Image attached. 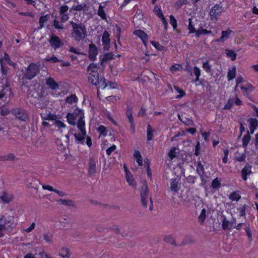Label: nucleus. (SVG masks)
Here are the masks:
<instances>
[{"instance_id":"1","label":"nucleus","mask_w":258,"mask_h":258,"mask_svg":"<svg viewBox=\"0 0 258 258\" xmlns=\"http://www.w3.org/2000/svg\"><path fill=\"white\" fill-rule=\"evenodd\" d=\"M68 123L74 125L77 122V127L84 135L86 134L85 128L84 113L83 110L78 108L72 113H68L67 115Z\"/></svg>"},{"instance_id":"2","label":"nucleus","mask_w":258,"mask_h":258,"mask_svg":"<svg viewBox=\"0 0 258 258\" xmlns=\"http://www.w3.org/2000/svg\"><path fill=\"white\" fill-rule=\"evenodd\" d=\"M70 24L73 28V37L77 41L83 40L87 36V31L85 25L83 23L77 24L71 21Z\"/></svg>"},{"instance_id":"3","label":"nucleus","mask_w":258,"mask_h":258,"mask_svg":"<svg viewBox=\"0 0 258 258\" xmlns=\"http://www.w3.org/2000/svg\"><path fill=\"white\" fill-rule=\"evenodd\" d=\"M40 71V65L31 63L26 69V72L24 75L23 78L27 80H32L37 76Z\"/></svg>"},{"instance_id":"4","label":"nucleus","mask_w":258,"mask_h":258,"mask_svg":"<svg viewBox=\"0 0 258 258\" xmlns=\"http://www.w3.org/2000/svg\"><path fill=\"white\" fill-rule=\"evenodd\" d=\"M13 216L5 217L4 215H0V227L6 230L12 231L16 227Z\"/></svg>"},{"instance_id":"5","label":"nucleus","mask_w":258,"mask_h":258,"mask_svg":"<svg viewBox=\"0 0 258 258\" xmlns=\"http://www.w3.org/2000/svg\"><path fill=\"white\" fill-rule=\"evenodd\" d=\"M149 190L146 181L142 182V186L140 189V195L142 206L146 208L147 207V201L149 197Z\"/></svg>"},{"instance_id":"6","label":"nucleus","mask_w":258,"mask_h":258,"mask_svg":"<svg viewBox=\"0 0 258 258\" xmlns=\"http://www.w3.org/2000/svg\"><path fill=\"white\" fill-rule=\"evenodd\" d=\"M13 114H14L17 118L21 121L28 122L29 120L28 115L24 109L22 108H15L12 110Z\"/></svg>"},{"instance_id":"7","label":"nucleus","mask_w":258,"mask_h":258,"mask_svg":"<svg viewBox=\"0 0 258 258\" xmlns=\"http://www.w3.org/2000/svg\"><path fill=\"white\" fill-rule=\"evenodd\" d=\"M223 11V8L220 5H216L212 7L209 13L211 20L213 21H217L218 17L220 16Z\"/></svg>"},{"instance_id":"8","label":"nucleus","mask_w":258,"mask_h":258,"mask_svg":"<svg viewBox=\"0 0 258 258\" xmlns=\"http://www.w3.org/2000/svg\"><path fill=\"white\" fill-rule=\"evenodd\" d=\"M49 42L50 43L51 47L54 48V49L59 48L63 45V43L59 37L55 35H51L50 39L49 40Z\"/></svg>"},{"instance_id":"9","label":"nucleus","mask_w":258,"mask_h":258,"mask_svg":"<svg viewBox=\"0 0 258 258\" xmlns=\"http://www.w3.org/2000/svg\"><path fill=\"white\" fill-rule=\"evenodd\" d=\"M14 199V196L11 193L3 191L0 192V202H3L5 204H9Z\"/></svg>"},{"instance_id":"10","label":"nucleus","mask_w":258,"mask_h":258,"mask_svg":"<svg viewBox=\"0 0 258 258\" xmlns=\"http://www.w3.org/2000/svg\"><path fill=\"white\" fill-rule=\"evenodd\" d=\"M99 74L97 71H93V73H90L88 76L89 82L92 84L97 86L99 83Z\"/></svg>"},{"instance_id":"11","label":"nucleus","mask_w":258,"mask_h":258,"mask_svg":"<svg viewBox=\"0 0 258 258\" xmlns=\"http://www.w3.org/2000/svg\"><path fill=\"white\" fill-rule=\"evenodd\" d=\"M97 160L93 157L90 158L88 163V173L90 175L94 174L96 172V163Z\"/></svg>"},{"instance_id":"12","label":"nucleus","mask_w":258,"mask_h":258,"mask_svg":"<svg viewBox=\"0 0 258 258\" xmlns=\"http://www.w3.org/2000/svg\"><path fill=\"white\" fill-rule=\"evenodd\" d=\"M97 54L98 49L96 46L93 43H91L89 45V58L90 60L92 61L95 60Z\"/></svg>"},{"instance_id":"13","label":"nucleus","mask_w":258,"mask_h":258,"mask_svg":"<svg viewBox=\"0 0 258 258\" xmlns=\"http://www.w3.org/2000/svg\"><path fill=\"white\" fill-rule=\"evenodd\" d=\"M45 83L52 90H55L59 88V85L55 82L54 79L51 77L45 79Z\"/></svg>"},{"instance_id":"14","label":"nucleus","mask_w":258,"mask_h":258,"mask_svg":"<svg viewBox=\"0 0 258 258\" xmlns=\"http://www.w3.org/2000/svg\"><path fill=\"white\" fill-rule=\"evenodd\" d=\"M102 41L104 44V49L105 50H108L109 49L110 39L109 38V34L108 32L105 31L103 34Z\"/></svg>"},{"instance_id":"15","label":"nucleus","mask_w":258,"mask_h":258,"mask_svg":"<svg viewBox=\"0 0 258 258\" xmlns=\"http://www.w3.org/2000/svg\"><path fill=\"white\" fill-rule=\"evenodd\" d=\"M251 173V166L248 164L246 165L241 170V176L242 179L246 181L247 180V176L249 175Z\"/></svg>"},{"instance_id":"16","label":"nucleus","mask_w":258,"mask_h":258,"mask_svg":"<svg viewBox=\"0 0 258 258\" xmlns=\"http://www.w3.org/2000/svg\"><path fill=\"white\" fill-rule=\"evenodd\" d=\"M1 161H14L18 160V158L12 153L2 156L0 158Z\"/></svg>"},{"instance_id":"17","label":"nucleus","mask_w":258,"mask_h":258,"mask_svg":"<svg viewBox=\"0 0 258 258\" xmlns=\"http://www.w3.org/2000/svg\"><path fill=\"white\" fill-rule=\"evenodd\" d=\"M134 33L140 37L143 40V43L146 44L148 40V35L146 33L141 30H136Z\"/></svg>"},{"instance_id":"18","label":"nucleus","mask_w":258,"mask_h":258,"mask_svg":"<svg viewBox=\"0 0 258 258\" xmlns=\"http://www.w3.org/2000/svg\"><path fill=\"white\" fill-rule=\"evenodd\" d=\"M126 116L128 119V121L131 124L132 127H133V130L135 131V125L134 122V118L132 115V108L127 106V110L126 111Z\"/></svg>"},{"instance_id":"19","label":"nucleus","mask_w":258,"mask_h":258,"mask_svg":"<svg viewBox=\"0 0 258 258\" xmlns=\"http://www.w3.org/2000/svg\"><path fill=\"white\" fill-rule=\"evenodd\" d=\"M170 189L172 191L177 192L179 189V184L177 179H170Z\"/></svg>"},{"instance_id":"20","label":"nucleus","mask_w":258,"mask_h":258,"mask_svg":"<svg viewBox=\"0 0 258 258\" xmlns=\"http://www.w3.org/2000/svg\"><path fill=\"white\" fill-rule=\"evenodd\" d=\"M114 58V54L112 52L106 53L100 57L101 65L103 66L104 62Z\"/></svg>"},{"instance_id":"21","label":"nucleus","mask_w":258,"mask_h":258,"mask_svg":"<svg viewBox=\"0 0 258 258\" xmlns=\"http://www.w3.org/2000/svg\"><path fill=\"white\" fill-rule=\"evenodd\" d=\"M251 139V136L249 132L247 131V134L245 135L242 138V146L245 149H246L247 145Z\"/></svg>"},{"instance_id":"22","label":"nucleus","mask_w":258,"mask_h":258,"mask_svg":"<svg viewBox=\"0 0 258 258\" xmlns=\"http://www.w3.org/2000/svg\"><path fill=\"white\" fill-rule=\"evenodd\" d=\"M222 228L224 230L231 229L233 226V222L228 221L225 217L222 220Z\"/></svg>"},{"instance_id":"23","label":"nucleus","mask_w":258,"mask_h":258,"mask_svg":"<svg viewBox=\"0 0 258 258\" xmlns=\"http://www.w3.org/2000/svg\"><path fill=\"white\" fill-rule=\"evenodd\" d=\"M38 99L40 100L38 103V107L40 108H45L48 104L47 101H43V98L42 94H38Z\"/></svg>"},{"instance_id":"24","label":"nucleus","mask_w":258,"mask_h":258,"mask_svg":"<svg viewBox=\"0 0 258 258\" xmlns=\"http://www.w3.org/2000/svg\"><path fill=\"white\" fill-rule=\"evenodd\" d=\"M236 67L233 66L231 69H229L227 74V79L228 81L233 79L235 77Z\"/></svg>"},{"instance_id":"25","label":"nucleus","mask_w":258,"mask_h":258,"mask_svg":"<svg viewBox=\"0 0 258 258\" xmlns=\"http://www.w3.org/2000/svg\"><path fill=\"white\" fill-rule=\"evenodd\" d=\"M86 135V134L84 135L82 133H81V135L75 134L74 135L75 139L77 142V143L84 144L85 140V137Z\"/></svg>"},{"instance_id":"26","label":"nucleus","mask_w":258,"mask_h":258,"mask_svg":"<svg viewBox=\"0 0 258 258\" xmlns=\"http://www.w3.org/2000/svg\"><path fill=\"white\" fill-rule=\"evenodd\" d=\"M40 184V181L36 178H34L33 179L32 181L29 183V187L33 188L35 189H38Z\"/></svg>"},{"instance_id":"27","label":"nucleus","mask_w":258,"mask_h":258,"mask_svg":"<svg viewBox=\"0 0 258 258\" xmlns=\"http://www.w3.org/2000/svg\"><path fill=\"white\" fill-rule=\"evenodd\" d=\"M104 6H103L101 4L99 5V7L98 8V11L97 14L98 16H99L103 20H106L107 18L106 16L105 13V11H104Z\"/></svg>"},{"instance_id":"28","label":"nucleus","mask_w":258,"mask_h":258,"mask_svg":"<svg viewBox=\"0 0 258 258\" xmlns=\"http://www.w3.org/2000/svg\"><path fill=\"white\" fill-rule=\"evenodd\" d=\"M196 171L199 175H205L204 166L201 161H199L198 162V164L196 167Z\"/></svg>"},{"instance_id":"29","label":"nucleus","mask_w":258,"mask_h":258,"mask_svg":"<svg viewBox=\"0 0 258 258\" xmlns=\"http://www.w3.org/2000/svg\"><path fill=\"white\" fill-rule=\"evenodd\" d=\"M134 156L137 159V162L139 164L140 166H142L143 165V160L141 155L140 153L138 151H135L134 153Z\"/></svg>"},{"instance_id":"30","label":"nucleus","mask_w":258,"mask_h":258,"mask_svg":"<svg viewBox=\"0 0 258 258\" xmlns=\"http://www.w3.org/2000/svg\"><path fill=\"white\" fill-rule=\"evenodd\" d=\"M225 51L226 56L227 57H230L232 61L235 60L236 59L237 54L234 52V51L228 49H226Z\"/></svg>"},{"instance_id":"31","label":"nucleus","mask_w":258,"mask_h":258,"mask_svg":"<svg viewBox=\"0 0 258 258\" xmlns=\"http://www.w3.org/2000/svg\"><path fill=\"white\" fill-rule=\"evenodd\" d=\"M78 101V98L75 94H72L69 96L67 97L66 101L67 103L72 104L73 102H77Z\"/></svg>"},{"instance_id":"32","label":"nucleus","mask_w":258,"mask_h":258,"mask_svg":"<svg viewBox=\"0 0 258 258\" xmlns=\"http://www.w3.org/2000/svg\"><path fill=\"white\" fill-rule=\"evenodd\" d=\"M164 241L171 245H176L175 240L171 235H166L164 238Z\"/></svg>"},{"instance_id":"33","label":"nucleus","mask_w":258,"mask_h":258,"mask_svg":"<svg viewBox=\"0 0 258 258\" xmlns=\"http://www.w3.org/2000/svg\"><path fill=\"white\" fill-rule=\"evenodd\" d=\"M211 33V31H208L207 29H203L202 27H200L197 30L196 36L197 37H199L201 34H206Z\"/></svg>"},{"instance_id":"34","label":"nucleus","mask_w":258,"mask_h":258,"mask_svg":"<svg viewBox=\"0 0 258 258\" xmlns=\"http://www.w3.org/2000/svg\"><path fill=\"white\" fill-rule=\"evenodd\" d=\"M87 7V5L85 3L83 4L78 5L77 6H73L72 8H71L70 11H72L73 10L77 11H81L83 9H84L85 8Z\"/></svg>"},{"instance_id":"35","label":"nucleus","mask_w":258,"mask_h":258,"mask_svg":"<svg viewBox=\"0 0 258 258\" xmlns=\"http://www.w3.org/2000/svg\"><path fill=\"white\" fill-rule=\"evenodd\" d=\"M206 210L205 209H203L202 210V211L201 212L200 216L198 217L199 221L202 224H203L205 220V219L206 217Z\"/></svg>"},{"instance_id":"36","label":"nucleus","mask_w":258,"mask_h":258,"mask_svg":"<svg viewBox=\"0 0 258 258\" xmlns=\"http://www.w3.org/2000/svg\"><path fill=\"white\" fill-rule=\"evenodd\" d=\"M147 140L148 141H151L153 139V133L154 132V130L152 129L150 124H148L147 130Z\"/></svg>"},{"instance_id":"37","label":"nucleus","mask_w":258,"mask_h":258,"mask_svg":"<svg viewBox=\"0 0 258 258\" xmlns=\"http://www.w3.org/2000/svg\"><path fill=\"white\" fill-rule=\"evenodd\" d=\"M41 117L43 119H45V120H54L56 119V118H57L56 116L55 115H53V114H51V113H48V114H46L45 115H44L43 114L41 113Z\"/></svg>"},{"instance_id":"38","label":"nucleus","mask_w":258,"mask_h":258,"mask_svg":"<svg viewBox=\"0 0 258 258\" xmlns=\"http://www.w3.org/2000/svg\"><path fill=\"white\" fill-rule=\"evenodd\" d=\"M248 121L249 122V127L256 128L258 126V121L256 118H250L248 119Z\"/></svg>"},{"instance_id":"39","label":"nucleus","mask_w":258,"mask_h":258,"mask_svg":"<svg viewBox=\"0 0 258 258\" xmlns=\"http://www.w3.org/2000/svg\"><path fill=\"white\" fill-rule=\"evenodd\" d=\"M221 186L220 180L217 177L215 178L212 182L211 186L214 189H217Z\"/></svg>"},{"instance_id":"40","label":"nucleus","mask_w":258,"mask_h":258,"mask_svg":"<svg viewBox=\"0 0 258 258\" xmlns=\"http://www.w3.org/2000/svg\"><path fill=\"white\" fill-rule=\"evenodd\" d=\"M241 198L240 195L237 192H233L231 194L229 197V198L232 201H237Z\"/></svg>"},{"instance_id":"41","label":"nucleus","mask_w":258,"mask_h":258,"mask_svg":"<svg viewBox=\"0 0 258 258\" xmlns=\"http://www.w3.org/2000/svg\"><path fill=\"white\" fill-rule=\"evenodd\" d=\"M58 202L63 205H66L69 206L74 205L73 202L70 200L59 199V200H58Z\"/></svg>"},{"instance_id":"42","label":"nucleus","mask_w":258,"mask_h":258,"mask_svg":"<svg viewBox=\"0 0 258 258\" xmlns=\"http://www.w3.org/2000/svg\"><path fill=\"white\" fill-rule=\"evenodd\" d=\"M188 29L189 30V33L191 34L194 33H196L197 30L194 28V25L192 24V20L191 18L188 19Z\"/></svg>"},{"instance_id":"43","label":"nucleus","mask_w":258,"mask_h":258,"mask_svg":"<svg viewBox=\"0 0 258 258\" xmlns=\"http://www.w3.org/2000/svg\"><path fill=\"white\" fill-rule=\"evenodd\" d=\"M98 85H99L98 88H105L107 86V84L106 83L105 81V79L104 77H101L100 79H99V83Z\"/></svg>"},{"instance_id":"44","label":"nucleus","mask_w":258,"mask_h":258,"mask_svg":"<svg viewBox=\"0 0 258 258\" xmlns=\"http://www.w3.org/2000/svg\"><path fill=\"white\" fill-rule=\"evenodd\" d=\"M160 15L158 14V16L161 19V20L163 22V24L164 25L165 29L166 30L167 29L168 23L166 21L165 18L164 17L162 12L161 10H159Z\"/></svg>"},{"instance_id":"45","label":"nucleus","mask_w":258,"mask_h":258,"mask_svg":"<svg viewBox=\"0 0 258 258\" xmlns=\"http://www.w3.org/2000/svg\"><path fill=\"white\" fill-rule=\"evenodd\" d=\"M174 87L175 90L178 93H179V94L176 97V98H180L182 97L183 96H185V93L182 89H181L179 87L175 86H174Z\"/></svg>"},{"instance_id":"46","label":"nucleus","mask_w":258,"mask_h":258,"mask_svg":"<svg viewBox=\"0 0 258 258\" xmlns=\"http://www.w3.org/2000/svg\"><path fill=\"white\" fill-rule=\"evenodd\" d=\"M53 122L52 125H54L56 127H57L58 128H60L61 127L64 128L66 127V124H64L62 121L60 120H56Z\"/></svg>"},{"instance_id":"47","label":"nucleus","mask_w":258,"mask_h":258,"mask_svg":"<svg viewBox=\"0 0 258 258\" xmlns=\"http://www.w3.org/2000/svg\"><path fill=\"white\" fill-rule=\"evenodd\" d=\"M48 20V16L47 15L43 16L40 17L39 23L40 26V28H42L43 27L44 23L46 22Z\"/></svg>"},{"instance_id":"48","label":"nucleus","mask_w":258,"mask_h":258,"mask_svg":"<svg viewBox=\"0 0 258 258\" xmlns=\"http://www.w3.org/2000/svg\"><path fill=\"white\" fill-rule=\"evenodd\" d=\"M69 249L67 248L63 247L61 249V252L59 253V255L63 257L68 258L69 257Z\"/></svg>"},{"instance_id":"49","label":"nucleus","mask_w":258,"mask_h":258,"mask_svg":"<svg viewBox=\"0 0 258 258\" xmlns=\"http://www.w3.org/2000/svg\"><path fill=\"white\" fill-rule=\"evenodd\" d=\"M152 44L158 50L162 51L163 50L164 47L161 44L158 42L156 41H151Z\"/></svg>"},{"instance_id":"50","label":"nucleus","mask_w":258,"mask_h":258,"mask_svg":"<svg viewBox=\"0 0 258 258\" xmlns=\"http://www.w3.org/2000/svg\"><path fill=\"white\" fill-rule=\"evenodd\" d=\"M234 100L233 99H228L227 102L225 105L224 109H229L233 106L234 103Z\"/></svg>"},{"instance_id":"51","label":"nucleus","mask_w":258,"mask_h":258,"mask_svg":"<svg viewBox=\"0 0 258 258\" xmlns=\"http://www.w3.org/2000/svg\"><path fill=\"white\" fill-rule=\"evenodd\" d=\"M97 69V65L94 63L89 64L87 69L88 72L93 73V71H96L95 70Z\"/></svg>"},{"instance_id":"52","label":"nucleus","mask_w":258,"mask_h":258,"mask_svg":"<svg viewBox=\"0 0 258 258\" xmlns=\"http://www.w3.org/2000/svg\"><path fill=\"white\" fill-rule=\"evenodd\" d=\"M247 207H248L247 205H244L238 209L240 216H243L245 215V210Z\"/></svg>"},{"instance_id":"53","label":"nucleus","mask_w":258,"mask_h":258,"mask_svg":"<svg viewBox=\"0 0 258 258\" xmlns=\"http://www.w3.org/2000/svg\"><path fill=\"white\" fill-rule=\"evenodd\" d=\"M203 68L207 73H210L211 71V66L207 61L203 62Z\"/></svg>"},{"instance_id":"54","label":"nucleus","mask_w":258,"mask_h":258,"mask_svg":"<svg viewBox=\"0 0 258 258\" xmlns=\"http://www.w3.org/2000/svg\"><path fill=\"white\" fill-rule=\"evenodd\" d=\"M126 180L130 185L133 186L136 185V182L133 177L132 176H129L127 173H126Z\"/></svg>"},{"instance_id":"55","label":"nucleus","mask_w":258,"mask_h":258,"mask_svg":"<svg viewBox=\"0 0 258 258\" xmlns=\"http://www.w3.org/2000/svg\"><path fill=\"white\" fill-rule=\"evenodd\" d=\"M170 18V23L172 25L174 29H175L177 27V21L175 19L173 15H170L169 16Z\"/></svg>"},{"instance_id":"56","label":"nucleus","mask_w":258,"mask_h":258,"mask_svg":"<svg viewBox=\"0 0 258 258\" xmlns=\"http://www.w3.org/2000/svg\"><path fill=\"white\" fill-rule=\"evenodd\" d=\"M10 112L9 109L6 107H2L1 108L0 114L2 116H5L8 115Z\"/></svg>"},{"instance_id":"57","label":"nucleus","mask_w":258,"mask_h":258,"mask_svg":"<svg viewBox=\"0 0 258 258\" xmlns=\"http://www.w3.org/2000/svg\"><path fill=\"white\" fill-rule=\"evenodd\" d=\"M45 60L47 61H50L51 62H57L59 61L58 59L54 55L51 57L47 56L45 58Z\"/></svg>"},{"instance_id":"58","label":"nucleus","mask_w":258,"mask_h":258,"mask_svg":"<svg viewBox=\"0 0 258 258\" xmlns=\"http://www.w3.org/2000/svg\"><path fill=\"white\" fill-rule=\"evenodd\" d=\"M52 235L49 233H46L43 235L44 239L48 243H50L52 241Z\"/></svg>"},{"instance_id":"59","label":"nucleus","mask_w":258,"mask_h":258,"mask_svg":"<svg viewBox=\"0 0 258 258\" xmlns=\"http://www.w3.org/2000/svg\"><path fill=\"white\" fill-rule=\"evenodd\" d=\"M53 26L55 29H63V26L62 24H60L59 22L57 20H54L53 21Z\"/></svg>"},{"instance_id":"60","label":"nucleus","mask_w":258,"mask_h":258,"mask_svg":"<svg viewBox=\"0 0 258 258\" xmlns=\"http://www.w3.org/2000/svg\"><path fill=\"white\" fill-rule=\"evenodd\" d=\"M168 156L170 158L171 160H172L174 157H176V152H175V148H172L169 152L168 153Z\"/></svg>"},{"instance_id":"61","label":"nucleus","mask_w":258,"mask_h":258,"mask_svg":"<svg viewBox=\"0 0 258 258\" xmlns=\"http://www.w3.org/2000/svg\"><path fill=\"white\" fill-rule=\"evenodd\" d=\"M69 7L67 5H63L59 8V14L60 15L65 14L68 11Z\"/></svg>"},{"instance_id":"62","label":"nucleus","mask_w":258,"mask_h":258,"mask_svg":"<svg viewBox=\"0 0 258 258\" xmlns=\"http://www.w3.org/2000/svg\"><path fill=\"white\" fill-rule=\"evenodd\" d=\"M232 32L231 30H226V31H223L222 32V38H223L224 39H227L229 38V35Z\"/></svg>"},{"instance_id":"63","label":"nucleus","mask_w":258,"mask_h":258,"mask_svg":"<svg viewBox=\"0 0 258 258\" xmlns=\"http://www.w3.org/2000/svg\"><path fill=\"white\" fill-rule=\"evenodd\" d=\"M180 121L187 125H192L193 124V121L191 119L185 117L183 119H180Z\"/></svg>"},{"instance_id":"64","label":"nucleus","mask_w":258,"mask_h":258,"mask_svg":"<svg viewBox=\"0 0 258 258\" xmlns=\"http://www.w3.org/2000/svg\"><path fill=\"white\" fill-rule=\"evenodd\" d=\"M184 4V0H178L175 3V7L177 9H179Z\"/></svg>"}]
</instances>
